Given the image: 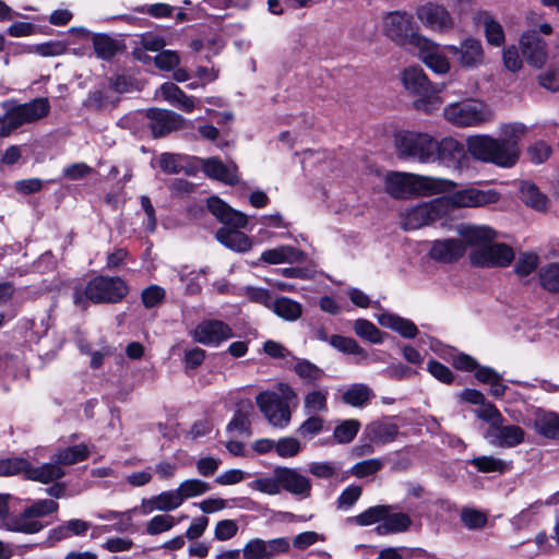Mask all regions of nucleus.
Wrapping results in <instances>:
<instances>
[{
  "label": "nucleus",
  "mask_w": 559,
  "mask_h": 559,
  "mask_svg": "<svg viewBox=\"0 0 559 559\" xmlns=\"http://www.w3.org/2000/svg\"><path fill=\"white\" fill-rule=\"evenodd\" d=\"M394 146L401 159L420 164L438 163L457 168L465 157L461 142L451 136L439 140L428 132L401 130L394 134Z\"/></svg>",
  "instance_id": "f257e3e1"
},
{
  "label": "nucleus",
  "mask_w": 559,
  "mask_h": 559,
  "mask_svg": "<svg viewBox=\"0 0 559 559\" xmlns=\"http://www.w3.org/2000/svg\"><path fill=\"white\" fill-rule=\"evenodd\" d=\"M526 133L527 127L522 122L504 123L500 127V138L488 134L469 135L466 139V148L477 160L511 168L520 159V141Z\"/></svg>",
  "instance_id": "f03ea898"
},
{
  "label": "nucleus",
  "mask_w": 559,
  "mask_h": 559,
  "mask_svg": "<svg viewBox=\"0 0 559 559\" xmlns=\"http://www.w3.org/2000/svg\"><path fill=\"white\" fill-rule=\"evenodd\" d=\"M383 187L384 191L393 199H408L451 192L456 188V183L438 177L389 171L384 176Z\"/></svg>",
  "instance_id": "7ed1b4c3"
},
{
  "label": "nucleus",
  "mask_w": 559,
  "mask_h": 559,
  "mask_svg": "<svg viewBox=\"0 0 559 559\" xmlns=\"http://www.w3.org/2000/svg\"><path fill=\"white\" fill-rule=\"evenodd\" d=\"M207 209L222 224L233 227H221L216 231L215 238L218 242L237 252H247L251 249V239L239 231V229L245 228L248 224L246 214L234 210L217 197L207 199Z\"/></svg>",
  "instance_id": "20e7f679"
},
{
  "label": "nucleus",
  "mask_w": 559,
  "mask_h": 559,
  "mask_svg": "<svg viewBox=\"0 0 559 559\" xmlns=\"http://www.w3.org/2000/svg\"><path fill=\"white\" fill-rule=\"evenodd\" d=\"M129 294V286L119 276L97 275L84 286H75L73 302L82 310L87 309L88 302L95 305L118 304Z\"/></svg>",
  "instance_id": "39448f33"
},
{
  "label": "nucleus",
  "mask_w": 559,
  "mask_h": 559,
  "mask_svg": "<svg viewBox=\"0 0 559 559\" xmlns=\"http://www.w3.org/2000/svg\"><path fill=\"white\" fill-rule=\"evenodd\" d=\"M540 15L531 11L526 14L527 28L519 37V49L526 63L535 69H542L549 58V46L545 36L554 33L548 22L538 23Z\"/></svg>",
  "instance_id": "423d86ee"
},
{
  "label": "nucleus",
  "mask_w": 559,
  "mask_h": 559,
  "mask_svg": "<svg viewBox=\"0 0 559 559\" xmlns=\"http://www.w3.org/2000/svg\"><path fill=\"white\" fill-rule=\"evenodd\" d=\"M2 107L5 112L0 117V138H7L20 127L38 121L50 111V104L44 97L23 104L7 100L2 103Z\"/></svg>",
  "instance_id": "0eeeda50"
},
{
  "label": "nucleus",
  "mask_w": 559,
  "mask_h": 559,
  "mask_svg": "<svg viewBox=\"0 0 559 559\" xmlns=\"http://www.w3.org/2000/svg\"><path fill=\"white\" fill-rule=\"evenodd\" d=\"M282 395L271 391H263L255 396V404L269 424L275 428H286L292 419L287 400L295 399V391L287 384H281Z\"/></svg>",
  "instance_id": "6e6552de"
},
{
  "label": "nucleus",
  "mask_w": 559,
  "mask_h": 559,
  "mask_svg": "<svg viewBox=\"0 0 559 559\" xmlns=\"http://www.w3.org/2000/svg\"><path fill=\"white\" fill-rule=\"evenodd\" d=\"M443 117L448 122L459 128L479 127L493 119V111L485 103L467 100L445 106Z\"/></svg>",
  "instance_id": "1a4fd4ad"
},
{
  "label": "nucleus",
  "mask_w": 559,
  "mask_h": 559,
  "mask_svg": "<svg viewBox=\"0 0 559 559\" xmlns=\"http://www.w3.org/2000/svg\"><path fill=\"white\" fill-rule=\"evenodd\" d=\"M384 34L395 41L399 46L414 49L416 39L424 38L415 31L413 16L406 12H391L383 19Z\"/></svg>",
  "instance_id": "9d476101"
},
{
  "label": "nucleus",
  "mask_w": 559,
  "mask_h": 559,
  "mask_svg": "<svg viewBox=\"0 0 559 559\" xmlns=\"http://www.w3.org/2000/svg\"><path fill=\"white\" fill-rule=\"evenodd\" d=\"M515 258L512 247L502 242L490 241L487 246L475 248L471 254V263L478 267H507Z\"/></svg>",
  "instance_id": "9b49d317"
},
{
  "label": "nucleus",
  "mask_w": 559,
  "mask_h": 559,
  "mask_svg": "<svg viewBox=\"0 0 559 559\" xmlns=\"http://www.w3.org/2000/svg\"><path fill=\"white\" fill-rule=\"evenodd\" d=\"M442 207L443 203L440 200L425 202L411 207L403 214L402 226L405 230H414L433 223L441 217Z\"/></svg>",
  "instance_id": "f8f14e48"
},
{
  "label": "nucleus",
  "mask_w": 559,
  "mask_h": 559,
  "mask_svg": "<svg viewBox=\"0 0 559 559\" xmlns=\"http://www.w3.org/2000/svg\"><path fill=\"white\" fill-rule=\"evenodd\" d=\"M417 17L424 26L433 31L445 33L453 28L454 20L444 4L427 2L417 9Z\"/></svg>",
  "instance_id": "ddd939ff"
},
{
  "label": "nucleus",
  "mask_w": 559,
  "mask_h": 559,
  "mask_svg": "<svg viewBox=\"0 0 559 559\" xmlns=\"http://www.w3.org/2000/svg\"><path fill=\"white\" fill-rule=\"evenodd\" d=\"M500 199L499 193L496 190H481L478 188H466L454 191L449 197V203L453 207H483L488 204L498 202Z\"/></svg>",
  "instance_id": "4468645a"
},
{
  "label": "nucleus",
  "mask_w": 559,
  "mask_h": 559,
  "mask_svg": "<svg viewBox=\"0 0 559 559\" xmlns=\"http://www.w3.org/2000/svg\"><path fill=\"white\" fill-rule=\"evenodd\" d=\"M192 336L195 342L207 346H218L221 343L234 336L231 328L221 320H203L200 322Z\"/></svg>",
  "instance_id": "2eb2a0df"
},
{
  "label": "nucleus",
  "mask_w": 559,
  "mask_h": 559,
  "mask_svg": "<svg viewBox=\"0 0 559 559\" xmlns=\"http://www.w3.org/2000/svg\"><path fill=\"white\" fill-rule=\"evenodd\" d=\"M445 49L464 69H476L485 61L481 43L475 38H466L459 46L448 45Z\"/></svg>",
  "instance_id": "dca6fc26"
},
{
  "label": "nucleus",
  "mask_w": 559,
  "mask_h": 559,
  "mask_svg": "<svg viewBox=\"0 0 559 559\" xmlns=\"http://www.w3.org/2000/svg\"><path fill=\"white\" fill-rule=\"evenodd\" d=\"M148 128L154 138H160L182 128V116L167 109L151 108L146 112Z\"/></svg>",
  "instance_id": "f3484780"
},
{
  "label": "nucleus",
  "mask_w": 559,
  "mask_h": 559,
  "mask_svg": "<svg viewBox=\"0 0 559 559\" xmlns=\"http://www.w3.org/2000/svg\"><path fill=\"white\" fill-rule=\"evenodd\" d=\"M417 55L419 59L433 72L445 74L450 71V62L448 58L439 50L438 44L431 39L424 37L416 39Z\"/></svg>",
  "instance_id": "a211bd4d"
},
{
  "label": "nucleus",
  "mask_w": 559,
  "mask_h": 559,
  "mask_svg": "<svg viewBox=\"0 0 559 559\" xmlns=\"http://www.w3.org/2000/svg\"><path fill=\"white\" fill-rule=\"evenodd\" d=\"M506 419L501 424L496 425L492 429H488L485 438L490 444L499 448H514L525 440V431L516 425H506Z\"/></svg>",
  "instance_id": "6ab92c4d"
},
{
  "label": "nucleus",
  "mask_w": 559,
  "mask_h": 559,
  "mask_svg": "<svg viewBox=\"0 0 559 559\" xmlns=\"http://www.w3.org/2000/svg\"><path fill=\"white\" fill-rule=\"evenodd\" d=\"M278 481L281 489L300 498H309L311 496V480L300 474L296 468L278 467Z\"/></svg>",
  "instance_id": "aec40b11"
},
{
  "label": "nucleus",
  "mask_w": 559,
  "mask_h": 559,
  "mask_svg": "<svg viewBox=\"0 0 559 559\" xmlns=\"http://www.w3.org/2000/svg\"><path fill=\"white\" fill-rule=\"evenodd\" d=\"M403 87L412 95L418 96L431 92H441L443 86L433 85L419 67H408L401 73Z\"/></svg>",
  "instance_id": "412c9836"
},
{
  "label": "nucleus",
  "mask_w": 559,
  "mask_h": 559,
  "mask_svg": "<svg viewBox=\"0 0 559 559\" xmlns=\"http://www.w3.org/2000/svg\"><path fill=\"white\" fill-rule=\"evenodd\" d=\"M465 253V246L461 239L436 240L430 249V257L441 262H453Z\"/></svg>",
  "instance_id": "4be33fe9"
},
{
  "label": "nucleus",
  "mask_w": 559,
  "mask_h": 559,
  "mask_svg": "<svg viewBox=\"0 0 559 559\" xmlns=\"http://www.w3.org/2000/svg\"><path fill=\"white\" fill-rule=\"evenodd\" d=\"M306 254L292 246H278L262 252L260 260L269 264L301 263Z\"/></svg>",
  "instance_id": "5701e85b"
},
{
  "label": "nucleus",
  "mask_w": 559,
  "mask_h": 559,
  "mask_svg": "<svg viewBox=\"0 0 559 559\" xmlns=\"http://www.w3.org/2000/svg\"><path fill=\"white\" fill-rule=\"evenodd\" d=\"M377 320L380 325L393 330L402 337L415 338L418 334V329L413 321L395 313L383 312L377 316Z\"/></svg>",
  "instance_id": "b1692460"
},
{
  "label": "nucleus",
  "mask_w": 559,
  "mask_h": 559,
  "mask_svg": "<svg viewBox=\"0 0 559 559\" xmlns=\"http://www.w3.org/2000/svg\"><path fill=\"white\" fill-rule=\"evenodd\" d=\"M412 524L407 513L393 512L392 506H386V512L382 523L377 526V532L381 535L405 532Z\"/></svg>",
  "instance_id": "393cba45"
},
{
  "label": "nucleus",
  "mask_w": 559,
  "mask_h": 559,
  "mask_svg": "<svg viewBox=\"0 0 559 559\" xmlns=\"http://www.w3.org/2000/svg\"><path fill=\"white\" fill-rule=\"evenodd\" d=\"M365 433L371 443L385 444L396 438L399 426L390 420H378L369 424Z\"/></svg>",
  "instance_id": "a878e982"
},
{
  "label": "nucleus",
  "mask_w": 559,
  "mask_h": 559,
  "mask_svg": "<svg viewBox=\"0 0 559 559\" xmlns=\"http://www.w3.org/2000/svg\"><path fill=\"white\" fill-rule=\"evenodd\" d=\"M462 239L469 246L479 248L492 241L497 234L489 226L463 225L459 228Z\"/></svg>",
  "instance_id": "bb28decb"
},
{
  "label": "nucleus",
  "mask_w": 559,
  "mask_h": 559,
  "mask_svg": "<svg viewBox=\"0 0 559 559\" xmlns=\"http://www.w3.org/2000/svg\"><path fill=\"white\" fill-rule=\"evenodd\" d=\"M158 93L165 100L186 112H191L194 109L193 97L188 96L175 83L166 82L162 84L158 88Z\"/></svg>",
  "instance_id": "cd10ccee"
},
{
  "label": "nucleus",
  "mask_w": 559,
  "mask_h": 559,
  "mask_svg": "<svg viewBox=\"0 0 559 559\" xmlns=\"http://www.w3.org/2000/svg\"><path fill=\"white\" fill-rule=\"evenodd\" d=\"M66 475L64 469L58 465L53 460L49 463H44L39 466H32L29 464L26 478L43 484H49L61 479Z\"/></svg>",
  "instance_id": "c85d7f7f"
},
{
  "label": "nucleus",
  "mask_w": 559,
  "mask_h": 559,
  "mask_svg": "<svg viewBox=\"0 0 559 559\" xmlns=\"http://www.w3.org/2000/svg\"><path fill=\"white\" fill-rule=\"evenodd\" d=\"M3 527L12 532L35 534L44 528V524L40 520L34 519L25 508L20 515L4 520Z\"/></svg>",
  "instance_id": "c756f323"
},
{
  "label": "nucleus",
  "mask_w": 559,
  "mask_h": 559,
  "mask_svg": "<svg viewBox=\"0 0 559 559\" xmlns=\"http://www.w3.org/2000/svg\"><path fill=\"white\" fill-rule=\"evenodd\" d=\"M328 388H319L308 391L304 396V411L306 415H321L329 411Z\"/></svg>",
  "instance_id": "7c9ffc66"
},
{
  "label": "nucleus",
  "mask_w": 559,
  "mask_h": 559,
  "mask_svg": "<svg viewBox=\"0 0 559 559\" xmlns=\"http://www.w3.org/2000/svg\"><path fill=\"white\" fill-rule=\"evenodd\" d=\"M533 427L545 438L559 439V415L556 413L537 411Z\"/></svg>",
  "instance_id": "2f4dec72"
},
{
  "label": "nucleus",
  "mask_w": 559,
  "mask_h": 559,
  "mask_svg": "<svg viewBox=\"0 0 559 559\" xmlns=\"http://www.w3.org/2000/svg\"><path fill=\"white\" fill-rule=\"evenodd\" d=\"M202 168L204 173L214 179L234 183L237 181V174L235 168L226 166L222 160L215 157L202 159Z\"/></svg>",
  "instance_id": "473e14b6"
},
{
  "label": "nucleus",
  "mask_w": 559,
  "mask_h": 559,
  "mask_svg": "<svg viewBox=\"0 0 559 559\" xmlns=\"http://www.w3.org/2000/svg\"><path fill=\"white\" fill-rule=\"evenodd\" d=\"M521 200L530 207L545 212L548 207V198L531 181H523L520 186Z\"/></svg>",
  "instance_id": "72a5a7b5"
},
{
  "label": "nucleus",
  "mask_w": 559,
  "mask_h": 559,
  "mask_svg": "<svg viewBox=\"0 0 559 559\" xmlns=\"http://www.w3.org/2000/svg\"><path fill=\"white\" fill-rule=\"evenodd\" d=\"M90 455V449L86 444H76L64 449H59L53 455L52 460L59 466H69L86 460Z\"/></svg>",
  "instance_id": "f704fd0d"
},
{
  "label": "nucleus",
  "mask_w": 559,
  "mask_h": 559,
  "mask_svg": "<svg viewBox=\"0 0 559 559\" xmlns=\"http://www.w3.org/2000/svg\"><path fill=\"white\" fill-rule=\"evenodd\" d=\"M253 414V406L250 402L240 404L236 409L233 419L227 425V430L230 432H238L240 435L250 436L251 420Z\"/></svg>",
  "instance_id": "c9c22d12"
},
{
  "label": "nucleus",
  "mask_w": 559,
  "mask_h": 559,
  "mask_svg": "<svg viewBox=\"0 0 559 559\" xmlns=\"http://www.w3.org/2000/svg\"><path fill=\"white\" fill-rule=\"evenodd\" d=\"M96 56L104 60H109L122 48L119 40L106 34H96L92 39Z\"/></svg>",
  "instance_id": "e433bc0d"
},
{
  "label": "nucleus",
  "mask_w": 559,
  "mask_h": 559,
  "mask_svg": "<svg viewBox=\"0 0 559 559\" xmlns=\"http://www.w3.org/2000/svg\"><path fill=\"white\" fill-rule=\"evenodd\" d=\"M272 310L276 316L286 321H296L302 314V306L288 297H277L272 304Z\"/></svg>",
  "instance_id": "4c0bfd02"
},
{
  "label": "nucleus",
  "mask_w": 559,
  "mask_h": 559,
  "mask_svg": "<svg viewBox=\"0 0 559 559\" xmlns=\"http://www.w3.org/2000/svg\"><path fill=\"white\" fill-rule=\"evenodd\" d=\"M91 527L92 525L90 522L80 519H73L53 528L51 536L56 540L66 539L71 536H82L85 535Z\"/></svg>",
  "instance_id": "58836bf2"
},
{
  "label": "nucleus",
  "mask_w": 559,
  "mask_h": 559,
  "mask_svg": "<svg viewBox=\"0 0 559 559\" xmlns=\"http://www.w3.org/2000/svg\"><path fill=\"white\" fill-rule=\"evenodd\" d=\"M187 519V515L180 516L178 520L167 513L154 515L145 525V533L150 536H155L173 530L181 520Z\"/></svg>",
  "instance_id": "ea45409f"
},
{
  "label": "nucleus",
  "mask_w": 559,
  "mask_h": 559,
  "mask_svg": "<svg viewBox=\"0 0 559 559\" xmlns=\"http://www.w3.org/2000/svg\"><path fill=\"white\" fill-rule=\"evenodd\" d=\"M372 396V390L368 385L355 383L343 393L342 399L344 403L350 406L361 407L367 404Z\"/></svg>",
  "instance_id": "a19ab883"
},
{
  "label": "nucleus",
  "mask_w": 559,
  "mask_h": 559,
  "mask_svg": "<svg viewBox=\"0 0 559 559\" xmlns=\"http://www.w3.org/2000/svg\"><path fill=\"white\" fill-rule=\"evenodd\" d=\"M182 502L188 499L200 497L211 490L209 483L199 478H189L181 481L176 488Z\"/></svg>",
  "instance_id": "79ce46f5"
},
{
  "label": "nucleus",
  "mask_w": 559,
  "mask_h": 559,
  "mask_svg": "<svg viewBox=\"0 0 559 559\" xmlns=\"http://www.w3.org/2000/svg\"><path fill=\"white\" fill-rule=\"evenodd\" d=\"M353 329L357 336L372 344H380L383 342L382 332L369 320L357 319L354 322Z\"/></svg>",
  "instance_id": "37998d69"
},
{
  "label": "nucleus",
  "mask_w": 559,
  "mask_h": 559,
  "mask_svg": "<svg viewBox=\"0 0 559 559\" xmlns=\"http://www.w3.org/2000/svg\"><path fill=\"white\" fill-rule=\"evenodd\" d=\"M469 464L480 473L498 472L502 474L508 469V464L506 462L493 456H476L469 461Z\"/></svg>",
  "instance_id": "c03bdc74"
},
{
  "label": "nucleus",
  "mask_w": 559,
  "mask_h": 559,
  "mask_svg": "<svg viewBox=\"0 0 559 559\" xmlns=\"http://www.w3.org/2000/svg\"><path fill=\"white\" fill-rule=\"evenodd\" d=\"M250 487L253 490H258L262 493L276 496L280 495L281 484L278 481V467H276L273 472L272 477H260L250 483Z\"/></svg>",
  "instance_id": "a18cd8bd"
},
{
  "label": "nucleus",
  "mask_w": 559,
  "mask_h": 559,
  "mask_svg": "<svg viewBox=\"0 0 559 559\" xmlns=\"http://www.w3.org/2000/svg\"><path fill=\"white\" fill-rule=\"evenodd\" d=\"M385 512H386V506H384V504L374 506V507H370L369 509L365 510L360 514H358L354 518H350L349 521L359 526H368V525H372L378 522L382 523Z\"/></svg>",
  "instance_id": "49530a36"
},
{
  "label": "nucleus",
  "mask_w": 559,
  "mask_h": 559,
  "mask_svg": "<svg viewBox=\"0 0 559 559\" xmlns=\"http://www.w3.org/2000/svg\"><path fill=\"white\" fill-rule=\"evenodd\" d=\"M484 27L487 41L496 47L504 44L506 36L502 25L489 15L484 17Z\"/></svg>",
  "instance_id": "de8ad7c7"
},
{
  "label": "nucleus",
  "mask_w": 559,
  "mask_h": 559,
  "mask_svg": "<svg viewBox=\"0 0 559 559\" xmlns=\"http://www.w3.org/2000/svg\"><path fill=\"white\" fill-rule=\"evenodd\" d=\"M540 285L549 292H559V263H549L539 270Z\"/></svg>",
  "instance_id": "09e8293b"
},
{
  "label": "nucleus",
  "mask_w": 559,
  "mask_h": 559,
  "mask_svg": "<svg viewBox=\"0 0 559 559\" xmlns=\"http://www.w3.org/2000/svg\"><path fill=\"white\" fill-rule=\"evenodd\" d=\"M360 423L356 419H347L337 425L333 431V437L337 443H349L358 433Z\"/></svg>",
  "instance_id": "8fccbe9b"
},
{
  "label": "nucleus",
  "mask_w": 559,
  "mask_h": 559,
  "mask_svg": "<svg viewBox=\"0 0 559 559\" xmlns=\"http://www.w3.org/2000/svg\"><path fill=\"white\" fill-rule=\"evenodd\" d=\"M331 346L336 348L337 350L352 354V355H364V348L352 337H346L342 335H332L329 340Z\"/></svg>",
  "instance_id": "3c124183"
},
{
  "label": "nucleus",
  "mask_w": 559,
  "mask_h": 559,
  "mask_svg": "<svg viewBox=\"0 0 559 559\" xmlns=\"http://www.w3.org/2000/svg\"><path fill=\"white\" fill-rule=\"evenodd\" d=\"M186 157L174 153H163L159 156V167L167 174H179L185 170Z\"/></svg>",
  "instance_id": "603ef678"
},
{
  "label": "nucleus",
  "mask_w": 559,
  "mask_h": 559,
  "mask_svg": "<svg viewBox=\"0 0 559 559\" xmlns=\"http://www.w3.org/2000/svg\"><path fill=\"white\" fill-rule=\"evenodd\" d=\"M439 92H431L418 95L414 102V108L425 114H432L441 107L442 99L438 96Z\"/></svg>",
  "instance_id": "864d4df0"
},
{
  "label": "nucleus",
  "mask_w": 559,
  "mask_h": 559,
  "mask_svg": "<svg viewBox=\"0 0 559 559\" xmlns=\"http://www.w3.org/2000/svg\"><path fill=\"white\" fill-rule=\"evenodd\" d=\"M159 512H170L180 508L183 502L177 489L165 490L156 495Z\"/></svg>",
  "instance_id": "5fc2aeb1"
},
{
  "label": "nucleus",
  "mask_w": 559,
  "mask_h": 559,
  "mask_svg": "<svg viewBox=\"0 0 559 559\" xmlns=\"http://www.w3.org/2000/svg\"><path fill=\"white\" fill-rule=\"evenodd\" d=\"M301 451V443L294 437H284L276 441L275 452L280 457H294Z\"/></svg>",
  "instance_id": "6e6d98bb"
},
{
  "label": "nucleus",
  "mask_w": 559,
  "mask_h": 559,
  "mask_svg": "<svg viewBox=\"0 0 559 559\" xmlns=\"http://www.w3.org/2000/svg\"><path fill=\"white\" fill-rule=\"evenodd\" d=\"M476 416L486 421L489 426L488 429H492L496 425L501 424V420L504 418L500 411L492 403L480 404V407L475 411Z\"/></svg>",
  "instance_id": "4d7b16f0"
},
{
  "label": "nucleus",
  "mask_w": 559,
  "mask_h": 559,
  "mask_svg": "<svg viewBox=\"0 0 559 559\" xmlns=\"http://www.w3.org/2000/svg\"><path fill=\"white\" fill-rule=\"evenodd\" d=\"M538 263H539V258L536 253H533V252L521 253L515 263L514 272L519 276H527L537 269Z\"/></svg>",
  "instance_id": "13d9d810"
},
{
  "label": "nucleus",
  "mask_w": 559,
  "mask_h": 559,
  "mask_svg": "<svg viewBox=\"0 0 559 559\" xmlns=\"http://www.w3.org/2000/svg\"><path fill=\"white\" fill-rule=\"evenodd\" d=\"M383 467V461L380 459H368L356 463L350 468V474L357 478L367 477L376 474Z\"/></svg>",
  "instance_id": "bf43d9fd"
},
{
  "label": "nucleus",
  "mask_w": 559,
  "mask_h": 559,
  "mask_svg": "<svg viewBox=\"0 0 559 559\" xmlns=\"http://www.w3.org/2000/svg\"><path fill=\"white\" fill-rule=\"evenodd\" d=\"M294 370L300 378L308 381H318L324 374L322 369L306 359L298 360Z\"/></svg>",
  "instance_id": "052dcab7"
},
{
  "label": "nucleus",
  "mask_w": 559,
  "mask_h": 559,
  "mask_svg": "<svg viewBox=\"0 0 559 559\" xmlns=\"http://www.w3.org/2000/svg\"><path fill=\"white\" fill-rule=\"evenodd\" d=\"M29 463L24 459L13 457L0 460V476H10L23 473L26 476Z\"/></svg>",
  "instance_id": "680f3d73"
},
{
  "label": "nucleus",
  "mask_w": 559,
  "mask_h": 559,
  "mask_svg": "<svg viewBox=\"0 0 559 559\" xmlns=\"http://www.w3.org/2000/svg\"><path fill=\"white\" fill-rule=\"evenodd\" d=\"M309 417L299 426L298 433L304 438H313L323 430L324 420L319 415H308Z\"/></svg>",
  "instance_id": "e2e57ef3"
},
{
  "label": "nucleus",
  "mask_w": 559,
  "mask_h": 559,
  "mask_svg": "<svg viewBox=\"0 0 559 559\" xmlns=\"http://www.w3.org/2000/svg\"><path fill=\"white\" fill-rule=\"evenodd\" d=\"M504 67L512 71L518 72L523 67V57L519 49V45H510L503 49L502 52Z\"/></svg>",
  "instance_id": "0e129e2a"
},
{
  "label": "nucleus",
  "mask_w": 559,
  "mask_h": 559,
  "mask_svg": "<svg viewBox=\"0 0 559 559\" xmlns=\"http://www.w3.org/2000/svg\"><path fill=\"white\" fill-rule=\"evenodd\" d=\"M59 508V504L51 499H41L35 501L33 504L26 508L28 513L32 514L34 519L39 520L40 518L55 513Z\"/></svg>",
  "instance_id": "69168bd1"
},
{
  "label": "nucleus",
  "mask_w": 559,
  "mask_h": 559,
  "mask_svg": "<svg viewBox=\"0 0 559 559\" xmlns=\"http://www.w3.org/2000/svg\"><path fill=\"white\" fill-rule=\"evenodd\" d=\"M165 289L158 285H151L146 287L142 294V302L145 308H154L159 305L165 298Z\"/></svg>",
  "instance_id": "338daca9"
},
{
  "label": "nucleus",
  "mask_w": 559,
  "mask_h": 559,
  "mask_svg": "<svg viewBox=\"0 0 559 559\" xmlns=\"http://www.w3.org/2000/svg\"><path fill=\"white\" fill-rule=\"evenodd\" d=\"M245 559H267L265 540L254 538L249 540L242 549Z\"/></svg>",
  "instance_id": "774afa93"
}]
</instances>
